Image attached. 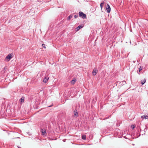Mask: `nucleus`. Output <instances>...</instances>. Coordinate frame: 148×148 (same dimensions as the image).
I'll use <instances>...</instances> for the list:
<instances>
[{
  "instance_id": "f257e3e1",
  "label": "nucleus",
  "mask_w": 148,
  "mask_h": 148,
  "mask_svg": "<svg viewBox=\"0 0 148 148\" xmlns=\"http://www.w3.org/2000/svg\"><path fill=\"white\" fill-rule=\"evenodd\" d=\"M79 17H82L84 19H85L86 18V14H84L82 12H79Z\"/></svg>"
},
{
  "instance_id": "f03ea898",
  "label": "nucleus",
  "mask_w": 148,
  "mask_h": 148,
  "mask_svg": "<svg viewBox=\"0 0 148 148\" xmlns=\"http://www.w3.org/2000/svg\"><path fill=\"white\" fill-rule=\"evenodd\" d=\"M41 132L42 135L45 136L46 135L47 133L45 130L44 129H41Z\"/></svg>"
},
{
  "instance_id": "7ed1b4c3",
  "label": "nucleus",
  "mask_w": 148,
  "mask_h": 148,
  "mask_svg": "<svg viewBox=\"0 0 148 148\" xmlns=\"http://www.w3.org/2000/svg\"><path fill=\"white\" fill-rule=\"evenodd\" d=\"M97 72V69L95 68L94 69L93 71H92V74L93 75L95 76L96 75Z\"/></svg>"
},
{
  "instance_id": "20e7f679",
  "label": "nucleus",
  "mask_w": 148,
  "mask_h": 148,
  "mask_svg": "<svg viewBox=\"0 0 148 148\" xmlns=\"http://www.w3.org/2000/svg\"><path fill=\"white\" fill-rule=\"evenodd\" d=\"M106 10L108 13L110 12L111 9L110 5L108 4H107V6L106 7Z\"/></svg>"
},
{
  "instance_id": "39448f33",
  "label": "nucleus",
  "mask_w": 148,
  "mask_h": 148,
  "mask_svg": "<svg viewBox=\"0 0 148 148\" xmlns=\"http://www.w3.org/2000/svg\"><path fill=\"white\" fill-rule=\"evenodd\" d=\"M24 97H22L19 101V102L20 104H22L24 102Z\"/></svg>"
},
{
  "instance_id": "423d86ee",
  "label": "nucleus",
  "mask_w": 148,
  "mask_h": 148,
  "mask_svg": "<svg viewBox=\"0 0 148 148\" xmlns=\"http://www.w3.org/2000/svg\"><path fill=\"white\" fill-rule=\"evenodd\" d=\"M49 79V77L47 76H45L43 79V82L45 83H46L47 82Z\"/></svg>"
},
{
  "instance_id": "0eeeda50",
  "label": "nucleus",
  "mask_w": 148,
  "mask_h": 148,
  "mask_svg": "<svg viewBox=\"0 0 148 148\" xmlns=\"http://www.w3.org/2000/svg\"><path fill=\"white\" fill-rule=\"evenodd\" d=\"M12 58V55L10 54H9L6 57L7 59H8V61H9Z\"/></svg>"
},
{
  "instance_id": "6e6552de",
  "label": "nucleus",
  "mask_w": 148,
  "mask_h": 148,
  "mask_svg": "<svg viewBox=\"0 0 148 148\" xmlns=\"http://www.w3.org/2000/svg\"><path fill=\"white\" fill-rule=\"evenodd\" d=\"M141 118L143 119H148V116L146 115H144L143 116H141Z\"/></svg>"
},
{
  "instance_id": "1a4fd4ad",
  "label": "nucleus",
  "mask_w": 148,
  "mask_h": 148,
  "mask_svg": "<svg viewBox=\"0 0 148 148\" xmlns=\"http://www.w3.org/2000/svg\"><path fill=\"white\" fill-rule=\"evenodd\" d=\"M83 27V26L82 25H79L78 27H77V31H78L81 28H82Z\"/></svg>"
},
{
  "instance_id": "9d476101",
  "label": "nucleus",
  "mask_w": 148,
  "mask_h": 148,
  "mask_svg": "<svg viewBox=\"0 0 148 148\" xmlns=\"http://www.w3.org/2000/svg\"><path fill=\"white\" fill-rule=\"evenodd\" d=\"M74 114L75 116H77L78 115V113L76 110H74Z\"/></svg>"
},
{
  "instance_id": "9b49d317",
  "label": "nucleus",
  "mask_w": 148,
  "mask_h": 148,
  "mask_svg": "<svg viewBox=\"0 0 148 148\" xmlns=\"http://www.w3.org/2000/svg\"><path fill=\"white\" fill-rule=\"evenodd\" d=\"M82 139L84 140H85L86 139V136L85 135H83L82 137Z\"/></svg>"
},
{
  "instance_id": "f8f14e48",
  "label": "nucleus",
  "mask_w": 148,
  "mask_h": 148,
  "mask_svg": "<svg viewBox=\"0 0 148 148\" xmlns=\"http://www.w3.org/2000/svg\"><path fill=\"white\" fill-rule=\"evenodd\" d=\"M146 81V79H144L143 81H141V83L142 85H143V84H144L145 83Z\"/></svg>"
},
{
  "instance_id": "ddd939ff",
  "label": "nucleus",
  "mask_w": 148,
  "mask_h": 148,
  "mask_svg": "<svg viewBox=\"0 0 148 148\" xmlns=\"http://www.w3.org/2000/svg\"><path fill=\"white\" fill-rule=\"evenodd\" d=\"M73 15L72 14L70 15L67 18V20H70L71 18L72 17Z\"/></svg>"
},
{
  "instance_id": "4468645a",
  "label": "nucleus",
  "mask_w": 148,
  "mask_h": 148,
  "mask_svg": "<svg viewBox=\"0 0 148 148\" xmlns=\"http://www.w3.org/2000/svg\"><path fill=\"white\" fill-rule=\"evenodd\" d=\"M104 4V2L101 3L100 4V6L101 8V10H102L103 7V5Z\"/></svg>"
},
{
  "instance_id": "2eb2a0df",
  "label": "nucleus",
  "mask_w": 148,
  "mask_h": 148,
  "mask_svg": "<svg viewBox=\"0 0 148 148\" xmlns=\"http://www.w3.org/2000/svg\"><path fill=\"white\" fill-rule=\"evenodd\" d=\"M76 81V80H75L74 79H73L72 81H71V83L72 84H74L75 82V81Z\"/></svg>"
},
{
  "instance_id": "dca6fc26",
  "label": "nucleus",
  "mask_w": 148,
  "mask_h": 148,
  "mask_svg": "<svg viewBox=\"0 0 148 148\" xmlns=\"http://www.w3.org/2000/svg\"><path fill=\"white\" fill-rule=\"evenodd\" d=\"M142 69H143V67H142L141 66H140L139 69H138V71L139 72H140L141 70H142Z\"/></svg>"
},
{
  "instance_id": "f3484780",
  "label": "nucleus",
  "mask_w": 148,
  "mask_h": 148,
  "mask_svg": "<svg viewBox=\"0 0 148 148\" xmlns=\"http://www.w3.org/2000/svg\"><path fill=\"white\" fill-rule=\"evenodd\" d=\"M131 127L132 129H134L135 127L134 125H131Z\"/></svg>"
},
{
  "instance_id": "a211bd4d",
  "label": "nucleus",
  "mask_w": 148,
  "mask_h": 148,
  "mask_svg": "<svg viewBox=\"0 0 148 148\" xmlns=\"http://www.w3.org/2000/svg\"><path fill=\"white\" fill-rule=\"evenodd\" d=\"M42 46L44 48H46L45 45V44H43Z\"/></svg>"
},
{
  "instance_id": "6ab92c4d",
  "label": "nucleus",
  "mask_w": 148,
  "mask_h": 148,
  "mask_svg": "<svg viewBox=\"0 0 148 148\" xmlns=\"http://www.w3.org/2000/svg\"><path fill=\"white\" fill-rule=\"evenodd\" d=\"M78 17V16L77 15H75L74 16L75 18H77Z\"/></svg>"
},
{
  "instance_id": "aec40b11",
  "label": "nucleus",
  "mask_w": 148,
  "mask_h": 148,
  "mask_svg": "<svg viewBox=\"0 0 148 148\" xmlns=\"http://www.w3.org/2000/svg\"><path fill=\"white\" fill-rule=\"evenodd\" d=\"M52 106H52H49V107H51V106Z\"/></svg>"
},
{
  "instance_id": "412c9836",
  "label": "nucleus",
  "mask_w": 148,
  "mask_h": 148,
  "mask_svg": "<svg viewBox=\"0 0 148 148\" xmlns=\"http://www.w3.org/2000/svg\"><path fill=\"white\" fill-rule=\"evenodd\" d=\"M19 138L18 137H17L16 138Z\"/></svg>"
}]
</instances>
